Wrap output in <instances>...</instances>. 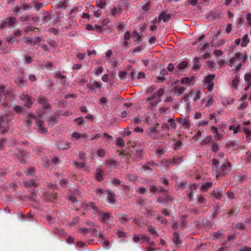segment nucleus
Here are the masks:
<instances>
[{"label": "nucleus", "mask_w": 251, "mask_h": 251, "mask_svg": "<svg viewBox=\"0 0 251 251\" xmlns=\"http://www.w3.org/2000/svg\"><path fill=\"white\" fill-rule=\"evenodd\" d=\"M47 42L53 48L56 49L57 48V44L55 41L50 39L47 41Z\"/></svg>", "instance_id": "nucleus-45"}, {"label": "nucleus", "mask_w": 251, "mask_h": 251, "mask_svg": "<svg viewBox=\"0 0 251 251\" xmlns=\"http://www.w3.org/2000/svg\"><path fill=\"white\" fill-rule=\"evenodd\" d=\"M248 105V103L247 102L243 101L241 103L238 107L239 110H244L245 109Z\"/></svg>", "instance_id": "nucleus-54"}, {"label": "nucleus", "mask_w": 251, "mask_h": 251, "mask_svg": "<svg viewBox=\"0 0 251 251\" xmlns=\"http://www.w3.org/2000/svg\"><path fill=\"white\" fill-rule=\"evenodd\" d=\"M192 81V79L188 77H184V78H183L181 80V83L182 84H188V83H190Z\"/></svg>", "instance_id": "nucleus-51"}, {"label": "nucleus", "mask_w": 251, "mask_h": 251, "mask_svg": "<svg viewBox=\"0 0 251 251\" xmlns=\"http://www.w3.org/2000/svg\"><path fill=\"white\" fill-rule=\"evenodd\" d=\"M219 162L217 159H213L212 160V170L213 172H216L217 177L219 176H223L226 175V169L231 166V163L229 162H226L221 166L219 170Z\"/></svg>", "instance_id": "nucleus-2"}, {"label": "nucleus", "mask_w": 251, "mask_h": 251, "mask_svg": "<svg viewBox=\"0 0 251 251\" xmlns=\"http://www.w3.org/2000/svg\"><path fill=\"white\" fill-rule=\"evenodd\" d=\"M99 219L101 222L108 224L112 221L113 216L109 212H104L99 214Z\"/></svg>", "instance_id": "nucleus-5"}, {"label": "nucleus", "mask_w": 251, "mask_h": 251, "mask_svg": "<svg viewBox=\"0 0 251 251\" xmlns=\"http://www.w3.org/2000/svg\"><path fill=\"white\" fill-rule=\"evenodd\" d=\"M149 135L153 139H160L163 137V135L160 133L156 127H150Z\"/></svg>", "instance_id": "nucleus-6"}, {"label": "nucleus", "mask_w": 251, "mask_h": 251, "mask_svg": "<svg viewBox=\"0 0 251 251\" xmlns=\"http://www.w3.org/2000/svg\"><path fill=\"white\" fill-rule=\"evenodd\" d=\"M127 75V73L125 71H120L119 72L118 75L121 78V79H124L126 77V75Z\"/></svg>", "instance_id": "nucleus-55"}, {"label": "nucleus", "mask_w": 251, "mask_h": 251, "mask_svg": "<svg viewBox=\"0 0 251 251\" xmlns=\"http://www.w3.org/2000/svg\"><path fill=\"white\" fill-rule=\"evenodd\" d=\"M185 90V89L184 87L181 86H176L174 87L173 91L176 95L178 96L183 94Z\"/></svg>", "instance_id": "nucleus-22"}, {"label": "nucleus", "mask_w": 251, "mask_h": 251, "mask_svg": "<svg viewBox=\"0 0 251 251\" xmlns=\"http://www.w3.org/2000/svg\"><path fill=\"white\" fill-rule=\"evenodd\" d=\"M106 163L107 165L112 168H115L116 167V162L115 160L112 159H106Z\"/></svg>", "instance_id": "nucleus-34"}, {"label": "nucleus", "mask_w": 251, "mask_h": 251, "mask_svg": "<svg viewBox=\"0 0 251 251\" xmlns=\"http://www.w3.org/2000/svg\"><path fill=\"white\" fill-rule=\"evenodd\" d=\"M16 82L17 83V84L19 86H21L22 84H24L25 83V79H24V77H22V76L18 77L16 79Z\"/></svg>", "instance_id": "nucleus-47"}, {"label": "nucleus", "mask_w": 251, "mask_h": 251, "mask_svg": "<svg viewBox=\"0 0 251 251\" xmlns=\"http://www.w3.org/2000/svg\"><path fill=\"white\" fill-rule=\"evenodd\" d=\"M104 174V171L102 169L97 168L96 171L95 177L96 179L99 181H101L103 179V176Z\"/></svg>", "instance_id": "nucleus-16"}, {"label": "nucleus", "mask_w": 251, "mask_h": 251, "mask_svg": "<svg viewBox=\"0 0 251 251\" xmlns=\"http://www.w3.org/2000/svg\"><path fill=\"white\" fill-rule=\"evenodd\" d=\"M116 144L120 147H124L125 146V141L121 138H118L116 140Z\"/></svg>", "instance_id": "nucleus-46"}, {"label": "nucleus", "mask_w": 251, "mask_h": 251, "mask_svg": "<svg viewBox=\"0 0 251 251\" xmlns=\"http://www.w3.org/2000/svg\"><path fill=\"white\" fill-rule=\"evenodd\" d=\"M173 165L179 164L182 162V159L179 157H175L172 159Z\"/></svg>", "instance_id": "nucleus-43"}, {"label": "nucleus", "mask_w": 251, "mask_h": 251, "mask_svg": "<svg viewBox=\"0 0 251 251\" xmlns=\"http://www.w3.org/2000/svg\"><path fill=\"white\" fill-rule=\"evenodd\" d=\"M173 241L176 245H179L181 241L179 238V235L177 232H174L173 234Z\"/></svg>", "instance_id": "nucleus-27"}, {"label": "nucleus", "mask_w": 251, "mask_h": 251, "mask_svg": "<svg viewBox=\"0 0 251 251\" xmlns=\"http://www.w3.org/2000/svg\"><path fill=\"white\" fill-rule=\"evenodd\" d=\"M248 59L247 55L242 52H236L231 57L228 63V65L231 68H234L233 71L238 72L241 69L243 63H245Z\"/></svg>", "instance_id": "nucleus-1"}, {"label": "nucleus", "mask_w": 251, "mask_h": 251, "mask_svg": "<svg viewBox=\"0 0 251 251\" xmlns=\"http://www.w3.org/2000/svg\"><path fill=\"white\" fill-rule=\"evenodd\" d=\"M164 92V89L160 88L156 93L153 94L152 96L149 97L147 99V101L151 108L156 106L161 101L159 98L163 95Z\"/></svg>", "instance_id": "nucleus-3"}, {"label": "nucleus", "mask_w": 251, "mask_h": 251, "mask_svg": "<svg viewBox=\"0 0 251 251\" xmlns=\"http://www.w3.org/2000/svg\"><path fill=\"white\" fill-rule=\"evenodd\" d=\"M81 207L85 210L92 209L94 212H96L98 210L97 208L95 206L94 203L90 202L88 203H83L82 204Z\"/></svg>", "instance_id": "nucleus-13"}, {"label": "nucleus", "mask_w": 251, "mask_h": 251, "mask_svg": "<svg viewBox=\"0 0 251 251\" xmlns=\"http://www.w3.org/2000/svg\"><path fill=\"white\" fill-rule=\"evenodd\" d=\"M36 124L39 127V132L40 133H46L47 132V129L44 127V122L43 121L37 120Z\"/></svg>", "instance_id": "nucleus-15"}, {"label": "nucleus", "mask_w": 251, "mask_h": 251, "mask_svg": "<svg viewBox=\"0 0 251 251\" xmlns=\"http://www.w3.org/2000/svg\"><path fill=\"white\" fill-rule=\"evenodd\" d=\"M170 19V15L167 14L165 12H162L158 17V23H160L161 20H163L164 22H167Z\"/></svg>", "instance_id": "nucleus-21"}, {"label": "nucleus", "mask_w": 251, "mask_h": 251, "mask_svg": "<svg viewBox=\"0 0 251 251\" xmlns=\"http://www.w3.org/2000/svg\"><path fill=\"white\" fill-rule=\"evenodd\" d=\"M155 153L156 154L158 158H160L161 156V155L164 154V151L162 149L157 148L155 151Z\"/></svg>", "instance_id": "nucleus-39"}, {"label": "nucleus", "mask_w": 251, "mask_h": 251, "mask_svg": "<svg viewBox=\"0 0 251 251\" xmlns=\"http://www.w3.org/2000/svg\"><path fill=\"white\" fill-rule=\"evenodd\" d=\"M49 125L53 126L54 124L56 123V118L54 117H51L49 119Z\"/></svg>", "instance_id": "nucleus-62"}, {"label": "nucleus", "mask_w": 251, "mask_h": 251, "mask_svg": "<svg viewBox=\"0 0 251 251\" xmlns=\"http://www.w3.org/2000/svg\"><path fill=\"white\" fill-rule=\"evenodd\" d=\"M101 84L97 81L94 82L91 86L92 89H99L101 88Z\"/></svg>", "instance_id": "nucleus-56"}, {"label": "nucleus", "mask_w": 251, "mask_h": 251, "mask_svg": "<svg viewBox=\"0 0 251 251\" xmlns=\"http://www.w3.org/2000/svg\"><path fill=\"white\" fill-rule=\"evenodd\" d=\"M244 132L246 135V137L250 139L251 138V130L248 127L244 128Z\"/></svg>", "instance_id": "nucleus-37"}, {"label": "nucleus", "mask_w": 251, "mask_h": 251, "mask_svg": "<svg viewBox=\"0 0 251 251\" xmlns=\"http://www.w3.org/2000/svg\"><path fill=\"white\" fill-rule=\"evenodd\" d=\"M103 71V69L102 67H99L97 68H96L95 69V75H99L101 73H102Z\"/></svg>", "instance_id": "nucleus-64"}, {"label": "nucleus", "mask_w": 251, "mask_h": 251, "mask_svg": "<svg viewBox=\"0 0 251 251\" xmlns=\"http://www.w3.org/2000/svg\"><path fill=\"white\" fill-rule=\"evenodd\" d=\"M7 26H13L16 23V18L13 17H9L5 19Z\"/></svg>", "instance_id": "nucleus-23"}, {"label": "nucleus", "mask_w": 251, "mask_h": 251, "mask_svg": "<svg viewBox=\"0 0 251 251\" xmlns=\"http://www.w3.org/2000/svg\"><path fill=\"white\" fill-rule=\"evenodd\" d=\"M159 166V165L155 162H154L153 161H150L147 162L146 163H145L143 166V169L147 171V170H150L152 171L154 170L156 167H157Z\"/></svg>", "instance_id": "nucleus-8"}, {"label": "nucleus", "mask_w": 251, "mask_h": 251, "mask_svg": "<svg viewBox=\"0 0 251 251\" xmlns=\"http://www.w3.org/2000/svg\"><path fill=\"white\" fill-rule=\"evenodd\" d=\"M240 76L238 75L235 76V77L231 81V86L234 89H236L237 85L239 82Z\"/></svg>", "instance_id": "nucleus-29"}, {"label": "nucleus", "mask_w": 251, "mask_h": 251, "mask_svg": "<svg viewBox=\"0 0 251 251\" xmlns=\"http://www.w3.org/2000/svg\"><path fill=\"white\" fill-rule=\"evenodd\" d=\"M215 77V75H209L205 76L203 79V83L207 86V88L209 92L213 89L214 83L212 81Z\"/></svg>", "instance_id": "nucleus-4"}, {"label": "nucleus", "mask_w": 251, "mask_h": 251, "mask_svg": "<svg viewBox=\"0 0 251 251\" xmlns=\"http://www.w3.org/2000/svg\"><path fill=\"white\" fill-rule=\"evenodd\" d=\"M197 189V185L196 184H191L189 186V190L186 191V194L187 197L189 198L190 201H192L193 199V193L194 190Z\"/></svg>", "instance_id": "nucleus-12"}, {"label": "nucleus", "mask_w": 251, "mask_h": 251, "mask_svg": "<svg viewBox=\"0 0 251 251\" xmlns=\"http://www.w3.org/2000/svg\"><path fill=\"white\" fill-rule=\"evenodd\" d=\"M35 173V169L33 168H29L27 172H26V174L28 176H33Z\"/></svg>", "instance_id": "nucleus-61"}, {"label": "nucleus", "mask_w": 251, "mask_h": 251, "mask_svg": "<svg viewBox=\"0 0 251 251\" xmlns=\"http://www.w3.org/2000/svg\"><path fill=\"white\" fill-rule=\"evenodd\" d=\"M24 186L26 188L37 187L39 185V183L36 182L34 179L25 182Z\"/></svg>", "instance_id": "nucleus-19"}, {"label": "nucleus", "mask_w": 251, "mask_h": 251, "mask_svg": "<svg viewBox=\"0 0 251 251\" xmlns=\"http://www.w3.org/2000/svg\"><path fill=\"white\" fill-rule=\"evenodd\" d=\"M38 102L44 106L45 109H50L51 107L50 105L47 104V99L43 97H39L38 99Z\"/></svg>", "instance_id": "nucleus-20"}, {"label": "nucleus", "mask_w": 251, "mask_h": 251, "mask_svg": "<svg viewBox=\"0 0 251 251\" xmlns=\"http://www.w3.org/2000/svg\"><path fill=\"white\" fill-rule=\"evenodd\" d=\"M226 41L224 39H220L216 42L215 46L217 47H220L224 45L226 43Z\"/></svg>", "instance_id": "nucleus-44"}, {"label": "nucleus", "mask_w": 251, "mask_h": 251, "mask_svg": "<svg viewBox=\"0 0 251 251\" xmlns=\"http://www.w3.org/2000/svg\"><path fill=\"white\" fill-rule=\"evenodd\" d=\"M211 139H212V136H208L206 137L205 139H204L201 141V145L202 146L207 145L208 144H209L211 142Z\"/></svg>", "instance_id": "nucleus-36"}, {"label": "nucleus", "mask_w": 251, "mask_h": 251, "mask_svg": "<svg viewBox=\"0 0 251 251\" xmlns=\"http://www.w3.org/2000/svg\"><path fill=\"white\" fill-rule=\"evenodd\" d=\"M244 79L246 83H251V74L250 73H246L245 75Z\"/></svg>", "instance_id": "nucleus-48"}, {"label": "nucleus", "mask_w": 251, "mask_h": 251, "mask_svg": "<svg viewBox=\"0 0 251 251\" xmlns=\"http://www.w3.org/2000/svg\"><path fill=\"white\" fill-rule=\"evenodd\" d=\"M212 186V182H206L204 184H202L201 186V189L203 190H207L208 189L210 188Z\"/></svg>", "instance_id": "nucleus-33"}, {"label": "nucleus", "mask_w": 251, "mask_h": 251, "mask_svg": "<svg viewBox=\"0 0 251 251\" xmlns=\"http://www.w3.org/2000/svg\"><path fill=\"white\" fill-rule=\"evenodd\" d=\"M148 229L150 233L155 235L157 237L159 236L157 231L155 230L154 228L152 226H149L148 227Z\"/></svg>", "instance_id": "nucleus-40"}, {"label": "nucleus", "mask_w": 251, "mask_h": 251, "mask_svg": "<svg viewBox=\"0 0 251 251\" xmlns=\"http://www.w3.org/2000/svg\"><path fill=\"white\" fill-rule=\"evenodd\" d=\"M181 124L185 128H189L190 126V121L187 119H184Z\"/></svg>", "instance_id": "nucleus-35"}, {"label": "nucleus", "mask_w": 251, "mask_h": 251, "mask_svg": "<svg viewBox=\"0 0 251 251\" xmlns=\"http://www.w3.org/2000/svg\"><path fill=\"white\" fill-rule=\"evenodd\" d=\"M95 28L97 32L98 33H100L103 31V28L101 25H95Z\"/></svg>", "instance_id": "nucleus-63"}, {"label": "nucleus", "mask_w": 251, "mask_h": 251, "mask_svg": "<svg viewBox=\"0 0 251 251\" xmlns=\"http://www.w3.org/2000/svg\"><path fill=\"white\" fill-rule=\"evenodd\" d=\"M118 218L122 223L127 222L129 220V219L127 218V215L124 214H118Z\"/></svg>", "instance_id": "nucleus-30"}, {"label": "nucleus", "mask_w": 251, "mask_h": 251, "mask_svg": "<svg viewBox=\"0 0 251 251\" xmlns=\"http://www.w3.org/2000/svg\"><path fill=\"white\" fill-rule=\"evenodd\" d=\"M133 240L135 243H138L142 240H144L146 242H149L150 237H148L145 234L136 235L133 236Z\"/></svg>", "instance_id": "nucleus-11"}, {"label": "nucleus", "mask_w": 251, "mask_h": 251, "mask_svg": "<svg viewBox=\"0 0 251 251\" xmlns=\"http://www.w3.org/2000/svg\"><path fill=\"white\" fill-rule=\"evenodd\" d=\"M161 164L167 168H171L173 166L172 160L163 159L161 160Z\"/></svg>", "instance_id": "nucleus-26"}, {"label": "nucleus", "mask_w": 251, "mask_h": 251, "mask_svg": "<svg viewBox=\"0 0 251 251\" xmlns=\"http://www.w3.org/2000/svg\"><path fill=\"white\" fill-rule=\"evenodd\" d=\"M241 45L242 47H245L250 42V40L248 38V35L245 34L243 36L241 39Z\"/></svg>", "instance_id": "nucleus-28"}, {"label": "nucleus", "mask_w": 251, "mask_h": 251, "mask_svg": "<svg viewBox=\"0 0 251 251\" xmlns=\"http://www.w3.org/2000/svg\"><path fill=\"white\" fill-rule=\"evenodd\" d=\"M107 195V201L112 204H113L115 201V194L114 192L111 190H108L106 192Z\"/></svg>", "instance_id": "nucleus-14"}, {"label": "nucleus", "mask_w": 251, "mask_h": 251, "mask_svg": "<svg viewBox=\"0 0 251 251\" xmlns=\"http://www.w3.org/2000/svg\"><path fill=\"white\" fill-rule=\"evenodd\" d=\"M224 52L221 50H215L213 51V54L216 56H220L223 55Z\"/></svg>", "instance_id": "nucleus-60"}, {"label": "nucleus", "mask_w": 251, "mask_h": 251, "mask_svg": "<svg viewBox=\"0 0 251 251\" xmlns=\"http://www.w3.org/2000/svg\"><path fill=\"white\" fill-rule=\"evenodd\" d=\"M73 137L74 138H75L76 139H79V138H86L87 137L86 135L85 134H81L78 132H75L73 134Z\"/></svg>", "instance_id": "nucleus-41"}, {"label": "nucleus", "mask_w": 251, "mask_h": 251, "mask_svg": "<svg viewBox=\"0 0 251 251\" xmlns=\"http://www.w3.org/2000/svg\"><path fill=\"white\" fill-rule=\"evenodd\" d=\"M11 95H12L11 91L8 90H5L4 86H1L0 87V101L1 100L3 97L6 99Z\"/></svg>", "instance_id": "nucleus-9"}, {"label": "nucleus", "mask_w": 251, "mask_h": 251, "mask_svg": "<svg viewBox=\"0 0 251 251\" xmlns=\"http://www.w3.org/2000/svg\"><path fill=\"white\" fill-rule=\"evenodd\" d=\"M208 46V44L207 43H202L199 46V49L202 52Z\"/></svg>", "instance_id": "nucleus-50"}, {"label": "nucleus", "mask_w": 251, "mask_h": 251, "mask_svg": "<svg viewBox=\"0 0 251 251\" xmlns=\"http://www.w3.org/2000/svg\"><path fill=\"white\" fill-rule=\"evenodd\" d=\"M156 87L154 85H151L149 87L146 91V94L151 93L156 89Z\"/></svg>", "instance_id": "nucleus-59"}, {"label": "nucleus", "mask_w": 251, "mask_h": 251, "mask_svg": "<svg viewBox=\"0 0 251 251\" xmlns=\"http://www.w3.org/2000/svg\"><path fill=\"white\" fill-rule=\"evenodd\" d=\"M98 155L100 157H103L105 155V151L103 149H100L97 151Z\"/></svg>", "instance_id": "nucleus-58"}, {"label": "nucleus", "mask_w": 251, "mask_h": 251, "mask_svg": "<svg viewBox=\"0 0 251 251\" xmlns=\"http://www.w3.org/2000/svg\"><path fill=\"white\" fill-rule=\"evenodd\" d=\"M20 98L25 102V106L28 108L30 107L33 103V100L32 98L27 94H22Z\"/></svg>", "instance_id": "nucleus-7"}, {"label": "nucleus", "mask_w": 251, "mask_h": 251, "mask_svg": "<svg viewBox=\"0 0 251 251\" xmlns=\"http://www.w3.org/2000/svg\"><path fill=\"white\" fill-rule=\"evenodd\" d=\"M197 202L199 204H205L206 202V200L203 196L201 195L198 197Z\"/></svg>", "instance_id": "nucleus-38"}, {"label": "nucleus", "mask_w": 251, "mask_h": 251, "mask_svg": "<svg viewBox=\"0 0 251 251\" xmlns=\"http://www.w3.org/2000/svg\"><path fill=\"white\" fill-rule=\"evenodd\" d=\"M236 227L239 230L244 229L246 227L245 225L242 223H238L236 224Z\"/></svg>", "instance_id": "nucleus-57"}, {"label": "nucleus", "mask_w": 251, "mask_h": 251, "mask_svg": "<svg viewBox=\"0 0 251 251\" xmlns=\"http://www.w3.org/2000/svg\"><path fill=\"white\" fill-rule=\"evenodd\" d=\"M211 195H213L216 199L220 200L222 196V191L221 189H216L213 190Z\"/></svg>", "instance_id": "nucleus-25"}, {"label": "nucleus", "mask_w": 251, "mask_h": 251, "mask_svg": "<svg viewBox=\"0 0 251 251\" xmlns=\"http://www.w3.org/2000/svg\"><path fill=\"white\" fill-rule=\"evenodd\" d=\"M212 151L214 152H217L219 150V147L217 143L212 142L211 145Z\"/></svg>", "instance_id": "nucleus-42"}, {"label": "nucleus", "mask_w": 251, "mask_h": 251, "mask_svg": "<svg viewBox=\"0 0 251 251\" xmlns=\"http://www.w3.org/2000/svg\"><path fill=\"white\" fill-rule=\"evenodd\" d=\"M168 122L170 124V126L173 128H176V124L175 122V120L173 118L169 119L168 120Z\"/></svg>", "instance_id": "nucleus-52"}, {"label": "nucleus", "mask_w": 251, "mask_h": 251, "mask_svg": "<svg viewBox=\"0 0 251 251\" xmlns=\"http://www.w3.org/2000/svg\"><path fill=\"white\" fill-rule=\"evenodd\" d=\"M201 92L200 89L190 92V96L193 98L194 101H197L199 100L201 97Z\"/></svg>", "instance_id": "nucleus-10"}, {"label": "nucleus", "mask_w": 251, "mask_h": 251, "mask_svg": "<svg viewBox=\"0 0 251 251\" xmlns=\"http://www.w3.org/2000/svg\"><path fill=\"white\" fill-rule=\"evenodd\" d=\"M55 77L56 78L60 79H65L66 78V76L65 75H61L60 72L59 71L55 72Z\"/></svg>", "instance_id": "nucleus-49"}, {"label": "nucleus", "mask_w": 251, "mask_h": 251, "mask_svg": "<svg viewBox=\"0 0 251 251\" xmlns=\"http://www.w3.org/2000/svg\"><path fill=\"white\" fill-rule=\"evenodd\" d=\"M30 19L34 22H38L39 21V18L38 17H30V16H28L27 15H23L20 18V21L21 22L29 21Z\"/></svg>", "instance_id": "nucleus-17"}, {"label": "nucleus", "mask_w": 251, "mask_h": 251, "mask_svg": "<svg viewBox=\"0 0 251 251\" xmlns=\"http://www.w3.org/2000/svg\"><path fill=\"white\" fill-rule=\"evenodd\" d=\"M188 65L187 61L184 60L179 63L177 66V68L178 70H183L185 69Z\"/></svg>", "instance_id": "nucleus-32"}, {"label": "nucleus", "mask_w": 251, "mask_h": 251, "mask_svg": "<svg viewBox=\"0 0 251 251\" xmlns=\"http://www.w3.org/2000/svg\"><path fill=\"white\" fill-rule=\"evenodd\" d=\"M96 5L100 9H104L107 5L106 0H96Z\"/></svg>", "instance_id": "nucleus-24"}, {"label": "nucleus", "mask_w": 251, "mask_h": 251, "mask_svg": "<svg viewBox=\"0 0 251 251\" xmlns=\"http://www.w3.org/2000/svg\"><path fill=\"white\" fill-rule=\"evenodd\" d=\"M79 231L82 234H86L90 232V229L86 227H80L79 229Z\"/></svg>", "instance_id": "nucleus-53"}, {"label": "nucleus", "mask_w": 251, "mask_h": 251, "mask_svg": "<svg viewBox=\"0 0 251 251\" xmlns=\"http://www.w3.org/2000/svg\"><path fill=\"white\" fill-rule=\"evenodd\" d=\"M170 200H172V199H171V197L166 193L160 196L157 199L158 202L160 203H163Z\"/></svg>", "instance_id": "nucleus-18"}, {"label": "nucleus", "mask_w": 251, "mask_h": 251, "mask_svg": "<svg viewBox=\"0 0 251 251\" xmlns=\"http://www.w3.org/2000/svg\"><path fill=\"white\" fill-rule=\"evenodd\" d=\"M133 37L134 38V41L141 42V36L139 35V33L136 31L134 30L133 31Z\"/></svg>", "instance_id": "nucleus-31"}]
</instances>
